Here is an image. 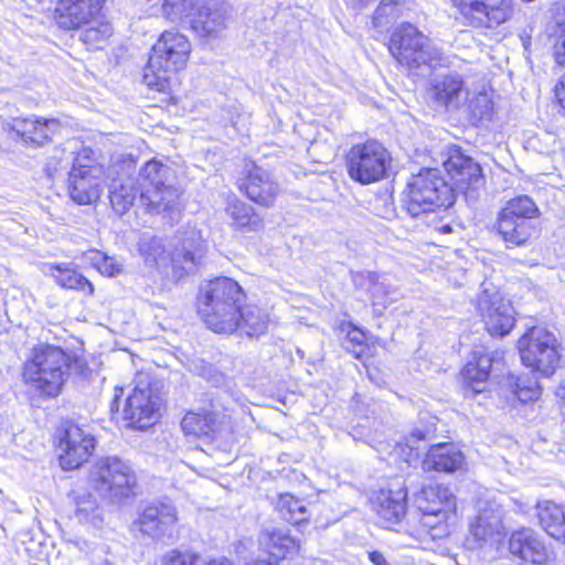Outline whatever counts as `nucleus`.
I'll use <instances>...</instances> for the list:
<instances>
[{"instance_id":"nucleus-22","label":"nucleus","mask_w":565,"mask_h":565,"mask_svg":"<svg viewBox=\"0 0 565 565\" xmlns=\"http://www.w3.org/2000/svg\"><path fill=\"white\" fill-rule=\"evenodd\" d=\"M416 504L423 514L435 515L452 521L456 513V498L450 489L443 484L424 487L416 495Z\"/></svg>"},{"instance_id":"nucleus-46","label":"nucleus","mask_w":565,"mask_h":565,"mask_svg":"<svg viewBox=\"0 0 565 565\" xmlns=\"http://www.w3.org/2000/svg\"><path fill=\"white\" fill-rule=\"evenodd\" d=\"M515 395L521 402H531L535 401L541 395V387L537 383V381H525L521 377L518 379L515 383Z\"/></svg>"},{"instance_id":"nucleus-9","label":"nucleus","mask_w":565,"mask_h":565,"mask_svg":"<svg viewBox=\"0 0 565 565\" xmlns=\"http://www.w3.org/2000/svg\"><path fill=\"white\" fill-rule=\"evenodd\" d=\"M390 162L388 151L376 140L358 143L347 154L348 174L361 184H371L384 179Z\"/></svg>"},{"instance_id":"nucleus-58","label":"nucleus","mask_w":565,"mask_h":565,"mask_svg":"<svg viewBox=\"0 0 565 565\" xmlns=\"http://www.w3.org/2000/svg\"><path fill=\"white\" fill-rule=\"evenodd\" d=\"M118 399H119V395H118V394H116V395H115V398H114V401H113V404H111V411H114V406H115V404H117V403H118Z\"/></svg>"},{"instance_id":"nucleus-59","label":"nucleus","mask_w":565,"mask_h":565,"mask_svg":"<svg viewBox=\"0 0 565 565\" xmlns=\"http://www.w3.org/2000/svg\"><path fill=\"white\" fill-rule=\"evenodd\" d=\"M352 341H355V342H358V343H361V342H362L360 339H358V337H353V338H352Z\"/></svg>"},{"instance_id":"nucleus-25","label":"nucleus","mask_w":565,"mask_h":565,"mask_svg":"<svg viewBox=\"0 0 565 565\" xmlns=\"http://www.w3.org/2000/svg\"><path fill=\"white\" fill-rule=\"evenodd\" d=\"M493 361V354L483 349L472 352L471 360L462 370V377L473 393H481L486 390Z\"/></svg>"},{"instance_id":"nucleus-27","label":"nucleus","mask_w":565,"mask_h":565,"mask_svg":"<svg viewBox=\"0 0 565 565\" xmlns=\"http://www.w3.org/2000/svg\"><path fill=\"white\" fill-rule=\"evenodd\" d=\"M407 490L399 487L396 490L381 491L375 503L380 518L388 523H398L406 513Z\"/></svg>"},{"instance_id":"nucleus-1","label":"nucleus","mask_w":565,"mask_h":565,"mask_svg":"<svg viewBox=\"0 0 565 565\" xmlns=\"http://www.w3.org/2000/svg\"><path fill=\"white\" fill-rule=\"evenodd\" d=\"M244 300L245 294L235 280L218 277L201 286L198 311L212 331L233 333L237 330L238 309Z\"/></svg>"},{"instance_id":"nucleus-18","label":"nucleus","mask_w":565,"mask_h":565,"mask_svg":"<svg viewBox=\"0 0 565 565\" xmlns=\"http://www.w3.org/2000/svg\"><path fill=\"white\" fill-rule=\"evenodd\" d=\"M228 9L224 0H204L196 4L190 19L193 32L200 38H216L227 26Z\"/></svg>"},{"instance_id":"nucleus-43","label":"nucleus","mask_w":565,"mask_h":565,"mask_svg":"<svg viewBox=\"0 0 565 565\" xmlns=\"http://www.w3.org/2000/svg\"><path fill=\"white\" fill-rule=\"evenodd\" d=\"M372 302L375 311L385 309L388 305L397 300L398 292L390 285L375 282L371 288Z\"/></svg>"},{"instance_id":"nucleus-13","label":"nucleus","mask_w":565,"mask_h":565,"mask_svg":"<svg viewBox=\"0 0 565 565\" xmlns=\"http://www.w3.org/2000/svg\"><path fill=\"white\" fill-rule=\"evenodd\" d=\"M444 167L452 180L454 192H462L468 199L477 196L478 190L483 184L482 169L478 162L466 156L459 148H452Z\"/></svg>"},{"instance_id":"nucleus-31","label":"nucleus","mask_w":565,"mask_h":565,"mask_svg":"<svg viewBox=\"0 0 565 565\" xmlns=\"http://www.w3.org/2000/svg\"><path fill=\"white\" fill-rule=\"evenodd\" d=\"M130 178L114 179L109 185V200L113 209L118 214L126 213L136 202H138L140 186Z\"/></svg>"},{"instance_id":"nucleus-40","label":"nucleus","mask_w":565,"mask_h":565,"mask_svg":"<svg viewBox=\"0 0 565 565\" xmlns=\"http://www.w3.org/2000/svg\"><path fill=\"white\" fill-rule=\"evenodd\" d=\"M196 4L195 0H164L162 12L170 21L179 22L183 18H192Z\"/></svg>"},{"instance_id":"nucleus-48","label":"nucleus","mask_w":565,"mask_h":565,"mask_svg":"<svg viewBox=\"0 0 565 565\" xmlns=\"http://www.w3.org/2000/svg\"><path fill=\"white\" fill-rule=\"evenodd\" d=\"M110 34V26L108 24H100L98 28L84 30L81 34V40L87 45L98 47L99 43L105 41Z\"/></svg>"},{"instance_id":"nucleus-41","label":"nucleus","mask_w":565,"mask_h":565,"mask_svg":"<svg viewBox=\"0 0 565 565\" xmlns=\"http://www.w3.org/2000/svg\"><path fill=\"white\" fill-rule=\"evenodd\" d=\"M224 558L204 562L202 557L192 552L169 551L162 558V565H223Z\"/></svg>"},{"instance_id":"nucleus-23","label":"nucleus","mask_w":565,"mask_h":565,"mask_svg":"<svg viewBox=\"0 0 565 565\" xmlns=\"http://www.w3.org/2000/svg\"><path fill=\"white\" fill-rule=\"evenodd\" d=\"M239 189L252 201L264 206H270L277 198L280 188L271 174L258 166H250Z\"/></svg>"},{"instance_id":"nucleus-53","label":"nucleus","mask_w":565,"mask_h":565,"mask_svg":"<svg viewBox=\"0 0 565 565\" xmlns=\"http://www.w3.org/2000/svg\"><path fill=\"white\" fill-rule=\"evenodd\" d=\"M369 559L373 565H391L384 554L379 551H372L367 553Z\"/></svg>"},{"instance_id":"nucleus-50","label":"nucleus","mask_w":565,"mask_h":565,"mask_svg":"<svg viewBox=\"0 0 565 565\" xmlns=\"http://www.w3.org/2000/svg\"><path fill=\"white\" fill-rule=\"evenodd\" d=\"M422 522L424 526L429 527L431 531H436V533L431 534L434 537L448 532L447 525L449 521H445L441 518H436L435 515L430 514H423Z\"/></svg>"},{"instance_id":"nucleus-16","label":"nucleus","mask_w":565,"mask_h":565,"mask_svg":"<svg viewBox=\"0 0 565 565\" xmlns=\"http://www.w3.org/2000/svg\"><path fill=\"white\" fill-rule=\"evenodd\" d=\"M177 522V508L171 502L158 501L143 509L136 524L142 534L159 540L171 537Z\"/></svg>"},{"instance_id":"nucleus-54","label":"nucleus","mask_w":565,"mask_h":565,"mask_svg":"<svg viewBox=\"0 0 565 565\" xmlns=\"http://www.w3.org/2000/svg\"><path fill=\"white\" fill-rule=\"evenodd\" d=\"M435 231L443 233V234H449L452 232V227L448 223H438L435 225Z\"/></svg>"},{"instance_id":"nucleus-47","label":"nucleus","mask_w":565,"mask_h":565,"mask_svg":"<svg viewBox=\"0 0 565 565\" xmlns=\"http://www.w3.org/2000/svg\"><path fill=\"white\" fill-rule=\"evenodd\" d=\"M140 250L147 260L158 263L166 259V248L160 238L152 237L149 241H143L140 244Z\"/></svg>"},{"instance_id":"nucleus-38","label":"nucleus","mask_w":565,"mask_h":565,"mask_svg":"<svg viewBox=\"0 0 565 565\" xmlns=\"http://www.w3.org/2000/svg\"><path fill=\"white\" fill-rule=\"evenodd\" d=\"M170 173L171 169L168 166L152 159L141 168L137 183L140 189L163 185Z\"/></svg>"},{"instance_id":"nucleus-33","label":"nucleus","mask_w":565,"mask_h":565,"mask_svg":"<svg viewBox=\"0 0 565 565\" xmlns=\"http://www.w3.org/2000/svg\"><path fill=\"white\" fill-rule=\"evenodd\" d=\"M226 214L233 226L248 232H258L264 227L263 218L247 203L233 200L226 206Z\"/></svg>"},{"instance_id":"nucleus-20","label":"nucleus","mask_w":565,"mask_h":565,"mask_svg":"<svg viewBox=\"0 0 565 565\" xmlns=\"http://www.w3.org/2000/svg\"><path fill=\"white\" fill-rule=\"evenodd\" d=\"M4 130L11 134L12 139L21 140L25 145H44L52 135L58 132L61 125L56 119H41L38 117L14 118L4 125Z\"/></svg>"},{"instance_id":"nucleus-11","label":"nucleus","mask_w":565,"mask_h":565,"mask_svg":"<svg viewBox=\"0 0 565 565\" xmlns=\"http://www.w3.org/2000/svg\"><path fill=\"white\" fill-rule=\"evenodd\" d=\"M508 551L513 558L531 565H551L556 561V553L544 537L529 526L509 534Z\"/></svg>"},{"instance_id":"nucleus-2","label":"nucleus","mask_w":565,"mask_h":565,"mask_svg":"<svg viewBox=\"0 0 565 565\" xmlns=\"http://www.w3.org/2000/svg\"><path fill=\"white\" fill-rule=\"evenodd\" d=\"M189 39L177 30H167L152 45L143 82L157 92H167L170 79L182 71L191 54Z\"/></svg>"},{"instance_id":"nucleus-60","label":"nucleus","mask_w":565,"mask_h":565,"mask_svg":"<svg viewBox=\"0 0 565 565\" xmlns=\"http://www.w3.org/2000/svg\"><path fill=\"white\" fill-rule=\"evenodd\" d=\"M361 2H366L367 0H360Z\"/></svg>"},{"instance_id":"nucleus-30","label":"nucleus","mask_w":565,"mask_h":565,"mask_svg":"<svg viewBox=\"0 0 565 565\" xmlns=\"http://www.w3.org/2000/svg\"><path fill=\"white\" fill-rule=\"evenodd\" d=\"M259 544L276 559H282L299 550V542L280 529L263 531Z\"/></svg>"},{"instance_id":"nucleus-8","label":"nucleus","mask_w":565,"mask_h":565,"mask_svg":"<svg viewBox=\"0 0 565 565\" xmlns=\"http://www.w3.org/2000/svg\"><path fill=\"white\" fill-rule=\"evenodd\" d=\"M519 352L526 367L551 376L561 362L559 343L554 333L544 328L534 327L519 340Z\"/></svg>"},{"instance_id":"nucleus-37","label":"nucleus","mask_w":565,"mask_h":565,"mask_svg":"<svg viewBox=\"0 0 565 565\" xmlns=\"http://www.w3.org/2000/svg\"><path fill=\"white\" fill-rule=\"evenodd\" d=\"M277 510L280 516L289 523L301 524L307 522L309 513L302 500L286 493L281 494L277 502Z\"/></svg>"},{"instance_id":"nucleus-44","label":"nucleus","mask_w":565,"mask_h":565,"mask_svg":"<svg viewBox=\"0 0 565 565\" xmlns=\"http://www.w3.org/2000/svg\"><path fill=\"white\" fill-rule=\"evenodd\" d=\"M162 185L140 189L138 203L150 213H162Z\"/></svg>"},{"instance_id":"nucleus-4","label":"nucleus","mask_w":565,"mask_h":565,"mask_svg":"<svg viewBox=\"0 0 565 565\" xmlns=\"http://www.w3.org/2000/svg\"><path fill=\"white\" fill-rule=\"evenodd\" d=\"M455 202L452 186L438 169H423L407 182L403 206L412 217L429 214Z\"/></svg>"},{"instance_id":"nucleus-35","label":"nucleus","mask_w":565,"mask_h":565,"mask_svg":"<svg viewBox=\"0 0 565 565\" xmlns=\"http://www.w3.org/2000/svg\"><path fill=\"white\" fill-rule=\"evenodd\" d=\"M70 498L74 504V515L81 523H95L99 520V508L93 494L85 490H73Z\"/></svg>"},{"instance_id":"nucleus-42","label":"nucleus","mask_w":565,"mask_h":565,"mask_svg":"<svg viewBox=\"0 0 565 565\" xmlns=\"http://www.w3.org/2000/svg\"><path fill=\"white\" fill-rule=\"evenodd\" d=\"M162 213H167L171 221H178L181 215L180 191L166 183L162 185Z\"/></svg>"},{"instance_id":"nucleus-36","label":"nucleus","mask_w":565,"mask_h":565,"mask_svg":"<svg viewBox=\"0 0 565 565\" xmlns=\"http://www.w3.org/2000/svg\"><path fill=\"white\" fill-rule=\"evenodd\" d=\"M52 276L55 281L63 288L76 289L93 295L94 287L82 274L76 271L68 265L60 264L51 267Z\"/></svg>"},{"instance_id":"nucleus-15","label":"nucleus","mask_w":565,"mask_h":565,"mask_svg":"<svg viewBox=\"0 0 565 565\" xmlns=\"http://www.w3.org/2000/svg\"><path fill=\"white\" fill-rule=\"evenodd\" d=\"M159 397L154 395L148 382L139 381L126 398L124 419L128 426L146 429L158 419Z\"/></svg>"},{"instance_id":"nucleus-56","label":"nucleus","mask_w":565,"mask_h":565,"mask_svg":"<svg viewBox=\"0 0 565 565\" xmlns=\"http://www.w3.org/2000/svg\"><path fill=\"white\" fill-rule=\"evenodd\" d=\"M413 436L416 437L418 440H422V439H425L426 438V434L422 430H415L413 433Z\"/></svg>"},{"instance_id":"nucleus-5","label":"nucleus","mask_w":565,"mask_h":565,"mask_svg":"<svg viewBox=\"0 0 565 565\" xmlns=\"http://www.w3.org/2000/svg\"><path fill=\"white\" fill-rule=\"evenodd\" d=\"M88 486L114 503L135 495L137 478L132 469L117 457L98 460L89 471Z\"/></svg>"},{"instance_id":"nucleus-19","label":"nucleus","mask_w":565,"mask_h":565,"mask_svg":"<svg viewBox=\"0 0 565 565\" xmlns=\"http://www.w3.org/2000/svg\"><path fill=\"white\" fill-rule=\"evenodd\" d=\"M427 92L433 102L447 110H458L465 105L469 95L463 78L458 73L434 76L429 82Z\"/></svg>"},{"instance_id":"nucleus-34","label":"nucleus","mask_w":565,"mask_h":565,"mask_svg":"<svg viewBox=\"0 0 565 565\" xmlns=\"http://www.w3.org/2000/svg\"><path fill=\"white\" fill-rule=\"evenodd\" d=\"M201 253V242L198 233L190 232L189 235L182 241L181 248L175 247L170 254V260L175 267H180L186 273L194 269L196 258Z\"/></svg>"},{"instance_id":"nucleus-14","label":"nucleus","mask_w":565,"mask_h":565,"mask_svg":"<svg viewBox=\"0 0 565 565\" xmlns=\"http://www.w3.org/2000/svg\"><path fill=\"white\" fill-rule=\"evenodd\" d=\"M477 309L491 335L504 337L514 327V308L498 291L484 290L478 298Z\"/></svg>"},{"instance_id":"nucleus-10","label":"nucleus","mask_w":565,"mask_h":565,"mask_svg":"<svg viewBox=\"0 0 565 565\" xmlns=\"http://www.w3.org/2000/svg\"><path fill=\"white\" fill-rule=\"evenodd\" d=\"M462 25L495 29L512 17L510 0H449Z\"/></svg>"},{"instance_id":"nucleus-39","label":"nucleus","mask_w":565,"mask_h":565,"mask_svg":"<svg viewBox=\"0 0 565 565\" xmlns=\"http://www.w3.org/2000/svg\"><path fill=\"white\" fill-rule=\"evenodd\" d=\"M467 109L476 121L490 120L493 115V102L487 92H480L467 97Z\"/></svg>"},{"instance_id":"nucleus-55","label":"nucleus","mask_w":565,"mask_h":565,"mask_svg":"<svg viewBox=\"0 0 565 565\" xmlns=\"http://www.w3.org/2000/svg\"><path fill=\"white\" fill-rule=\"evenodd\" d=\"M556 395L565 399V382L557 387Z\"/></svg>"},{"instance_id":"nucleus-51","label":"nucleus","mask_w":565,"mask_h":565,"mask_svg":"<svg viewBox=\"0 0 565 565\" xmlns=\"http://www.w3.org/2000/svg\"><path fill=\"white\" fill-rule=\"evenodd\" d=\"M554 56L559 65H565V30L554 45Z\"/></svg>"},{"instance_id":"nucleus-6","label":"nucleus","mask_w":565,"mask_h":565,"mask_svg":"<svg viewBox=\"0 0 565 565\" xmlns=\"http://www.w3.org/2000/svg\"><path fill=\"white\" fill-rule=\"evenodd\" d=\"M539 215V207L527 195L509 200L498 213L495 227L500 237L510 246H524L536 233L532 218Z\"/></svg>"},{"instance_id":"nucleus-26","label":"nucleus","mask_w":565,"mask_h":565,"mask_svg":"<svg viewBox=\"0 0 565 565\" xmlns=\"http://www.w3.org/2000/svg\"><path fill=\"white\" fill-rule=\"evenodd\" d=\"M463 455L452 444L433 445L423 461L425 470L454 472L463 465Z\"/></svg>"},{"instance_id":"nucleus-24","label":"nucleus","mask_w":565,"mask_h":565,"mask_svg":"<svg viewBox=\"0 0 565 565\" xmlns=\"http://www.w3.org/2000/svg\"><path fill=\"white\" fill-rule=\"evenodd\" d=\"M103 168L93 170H75L68 174V191L71 199L78 204H92L102 192Z\"/></svg>"},{"instance_id":"nucleus-12","label":"nucleus","mask_w":565,"mask_h":565,"mask_svg":"<svg viewBox=\"0 0 565 565\" xmlns=\"http://www.w3.org/2000/svg\"><path fill=\"white\" fill-rule=\"evenodd\" d=\"M58 448L61 467L64 470H73L79 468L92 456L95 438L79 425L66 422L62 428Z\"/></svg>"},{"instance_id":"nucleus-7","label":"nucleus","mask_w":565,"mask_h":565,"mask_svg":"<svg viewBox=\"0 0 565 565\" xmlns=\"http://www.w3.org/2000/svg\"><path fill=\"white\" fill-rule=\"evenodd\" d=\"M390 52L409 68L422 65L436 67L444 61L441 52L417 28L405 23L397 28L390 40Z\"/></svg>"},{"instance_id":"nucleus-57","label":"nucleus","mask_w":565,"mask_h":565,"mask_svg":"<svg viewBox=\"0 0 565 565\" xmlns=\"http://www.w3.org/2000/svg\"><path fill=\"white\" fill-rule=\"evenodd\" d=\"M386 4H391V6H388V9L391 11H396V6H397V1L396 0H386Z\"/></svg>"},{"instance_id":"nucleus-49","label":"nucleus","mask_w":565,"mask_h":565,"mask_svg":"<svg viewBox=\"0 0 565 565\" xmlns=\"http://www.w3.org/2000/svg\"><path fill=\"white\" fill-rule=\"evenodd\" d=\"M93 168H103L102 166L95 162L93 158V151L90 149H83L77 156L74 158L73 167L71 171L75 170H93Z\"/></svg>"},{"instance_id":"nucleus-21","label":"nucleus","mask_w":565,"mask_h":565,"mask_svg":"<svg viewBox=\"0 0 565 565\" xmlns=\"http://www.w3.org/2000/svg\"><path fill=\"white\" fill-rule=\"evenodd\" d=\"M105 0H60L55 19L64 30L78 29L90 23L100 12Z\"/></svg>"},{"instance_id":"nucleus-3","label":"nucleus","mask_w":565,"mask_h":565,"mask_svg":"<svg viewBox=\"0 0 565 565\" xmlns=\"http://www.w3.org/2000/svg\"><path fill=\"white\" fill-rule=\"evenodd\" d=\"M72 356L61 348L40 344L23 367L24 382L40 395L57 396L70 374Z\"/></svg>"},{"instance_id":"nucleus-32","label":"nucleus","mask_w":565,"mask_h":565,"mask_svg":"<svg viewBox=\"0 0 565 565\" xmlns=\"http://www.w3.org/2000/svg\"><path fill=\"white\" fill-rule=\"evenodd\" d=\"M237 330L248 337L264 334L268 326V313L256 305H241L237 317Z\"/></svg>"},{"instance_id":"nucleus-17","label":"nucleus","mask_w":565,"mask_h":565,"mask_svg":"<svg viewBox=\"0 0 565 565\" xmlns=\"http://www.w3.org/2000/svg\"><path fill=\"white\" fill-rule=\"evenodd\" d=\"M503 530V510L500 505L488 503L470 522L466 545L469 550L480 548L497 541Z\"/></svg>"},{"instance_id":"nucleus-29","label":"nucleus","mask_w":565,"mask_h":565,"mask_svg":"<svg viewBox=\"0 0 565 565\" xmlns=\"http://www.w3.org/2000/svg\"><path fill=\"white\" fill-rule=\"evenodd\" d=\"M224 415L214 412H189L181 420V428L185 435L196 437H213L220 429Z\"/></svg>"},{"instance_id":"nucleus-52","label":"nucleus","mask_w":565,"mask_h":565,"mask_svg":"<svg viewBox=\"0 0 565 565\" xmlns=\"http://www.w3.org/2000/svg\"><path fill=\"white\" fill-rule=\"evenodd\" d=\"M388 6L390 4H386V0L381 1L380 6L376 8L375 13H374V24L375 25L381 24V19L383 17L393 15L395 13V11H391L388 9Z\"/></svg>"},{"instance_id":"nucleus-28","label":"nucleus","mask_w":565,"mask_h":565,"mask_svg":"<svg viewBox=\"0 0 565 565\" xmlns=\"http://www.w3.org/2000/svg\"><path fill=\"white\" fill-rule=\"evenodd\" d=\"M541 527L553 539L565 543V512L562 505L551 500L535 505Z\"/></svg>"},{"instance_id":"nucleus-45","label":"nucleus","mask_w":565,"mask_h":565,"mask_svg":"<svg viewBox=\"0 0 565 565\" xmlns=\"http://www.w3.org/2000/svg\"><path fill=\"white\" fill-rule=\"evenodd\" d=\"M89 259L102 275L114 277L122 270V265L119 262L99 250L92 252Z\"/></svg>"}]
</instances>
